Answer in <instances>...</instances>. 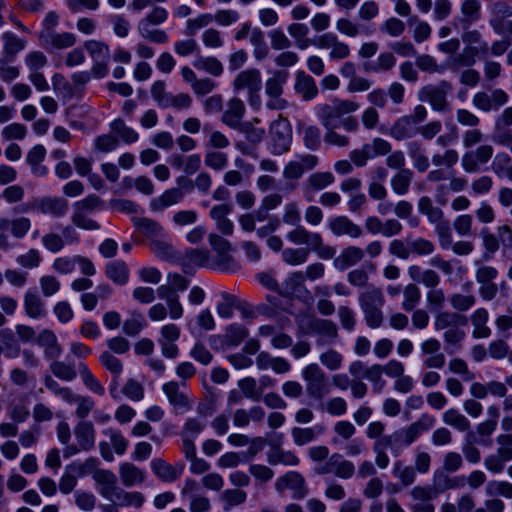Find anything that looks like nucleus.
Listing matches in <instances>:
<instances>
[{"label":"nucleus","instance_id":"nucleus-28","mask_svg":"<svg viewBox=\"0 0 512 512\" xmlns=\"http://www.w3.org/2000/svg\"><path fill=\"white\" fill-rule=\"evenodd\" d=\"M305 333L316 334L333 341L338 336V328L337 325L331 320L311 318L306 324Z\"/></svg>","mask_w":512,"mask_h":512},{"label":"nucleus","instance_id":"nucleus-42","mask_svg":"<svg viewBox=\"0 0 512 512\" xmlns=\"http://www.w3.org/2000/svg\"><path fill=\"white\" fill-rule=\"evenodd\" d=\"M244 113V102L239 98H232L228 103L227 110L224 112L222 116V120L227 126L231 128H236L240 124L244 116Z\"/></svg>","mask_w":512,"mask_h":512},{"label":"nucleus","instance_id":"nucleus-13","mask_svg":"<svg viewBox=\"0 0 512 512\" xmlns=\"http://www.w3.org/2000/svg\"><path fill=\"white\" fill-rule=\"evenodd\" d=\"M209 243L217 253V265L222 271L234 272L239 269V264L229 254L230 244L227 240L217 234L209 235Z\"/></svg>","mask_w":512,"mask_h":512},{"label":"nucleus","instance_id":"nucleus-39","mask_svg":"<svg viewBox=\"0 0 512 512\" xmlns=\"http://www.w3.org/2000/svg\"><path fill=\"white\" fill-rule=\"evenodd\" d=\"M473 325L472 337L474 339L489 338L492 334L490 327L487 326L489 313L487 309L481 307L476 309L470 316Z\"/></svg>","mask_w":512,"mask_h":512},{"label":"nucleus","instance_id":"nucleus-21","mask_svg":"<svg viewBox=\"0 0 512 512\" xmlns=\"http://www.w3.org/2000/svg\"><path fill=\"white\" fill-rule=\"evenodd\" d=\"M37 212L53 218H61L68 211V201L61 197L44 196L35 198Z\"/></svg>","mask_w":512,"mask_h":512},{"label":"nucleus","instance_id":"nucleus-16","mask_svg":"<svg viewBox=\"0 0 512 512\" xmlns=\"http://www.w3.org/2000/svg\"><path fill=\"white\" fill-rule=\"evenodd\" d=\"M188 183L189 181L184 177H179L177 179V183L181 185V187H173L165 190L160 196L153 198L150 203V207L153 211H164L165 209L180 203L184 197L185 185L183 183Z\"/></svg>","mask_w":512,"mask_h":512},{"label":"nucleus","instance_id":"nucleus-35","mask_svg":"<svg viewBox=\"0 0 512 512\" xmlns=\"http://www.w3.org/2000/svg\"><path fill=\"white\" fill-rule=\"evenodd\" d=\"M109 501L118 507H135L139 509L143 506L145 497L141 492H128L118 487Z\"/></svg>","mask_w":512,"mask_h":512},{"label":"nucleus","instance_id":"nucleus-37","mask_svg":"<svg viewBox=\"0 0 512 512\" xmlns=\"http://www.w3.org/2000/svg\"><path fill=\"white\" fill-rule=\"evenodd\" d=\"M119 476L125 487L140 485L145 481L146 473L130 462H123L119 466Z\"/></svg>","mask_w":512,"mask_h":512},{"label":"nucleus","instance_id":"nucleus-17","mask_svg":"<svg viewBox=\"0 0 512 512\" xmlns=\"http://www.w3.org/2000/svg\"><path fill=\"white\" fill-rule=\"evenodd\" d=\"M441 343L436 338H428L420 344L421 356L423 364L427 368L441 369L446 362L445 355L440 351Z\"/></svg>","mask_w":512,"mask_h":512},{"label":"nucleus","instance_id":"nucleus-15","mask_svg":"<svg viewBox=\"0 0 512 512\" xmlns=\"http://www.w3.org/2000/svg\"><path fill=\"white\" fill-rule=\"evenodd\" d=\"M334 182L335 177L329 171L312 173L301 186L302 195L307 202H311L317 192L327 188Z\"/></svg>","mask_w":512,"mask_h":512},{"label":"nucleus","instance_id":"nucleus-63","mask_svg":"<svg viewBox=\"0 0 512 512\" xmlns=\"http://www.w3.org/2000/svg\"><path fill=\"white\" fill-rule=\"evenodd\" d=\"M248 471L257 486L266 485L275 475L274 471L264 464H250Z\"/></svg>","mask_w":512,"mask_h":512},{"label":"nucleus","instance_id":"nucleus-24","mask_svg":"<svg viewBox=\"0 0 512 512\" xmlns=\"http://www.w3.org/2000/svg\"><path fill=\"white\" fill-rule=\"evenodd\" d=\"M152 472L163 482L172 483L183 473L184 465H171L161 458H154L151 463Z\"/></svg>","mask_w":512,"mask_h":512},{"label":"nucleus","instance_id":"nucleus-61","mask_svg":"<svg viewBox=\"0 0 512 512\" xmlns=\"http://www.w3.org/2000/svg\"><path fill=\"white\" fill-rule=\"evenodd\" d=\"M84 47L93 61H104L110 59V50L108 45L97 40H87Z\"/></svg>","mask_w":512,"mask_h":512},{"label":"nucleus","instance_id":"nucleus-43","mask_svg":"<svg viewBox=\"0 0 512 512\" xmlns=\"http://www.w3.org/2000/svg\"><path fill=\"white\" fill-rule=\"evenodd\" d=\"M418 212L427 217V220L434 225H439L444 218V213L441 208L435 206L433 201L428 196H422L417 203Z\"/></svg>","mask_w":512,"mask_h":512},{"label":"nucleus","instance_id":"nucleus-11","mask_svg":"<svg viewBox=\"0 0 512 512\" xmlns=\"http://www.w3.org/2000/svg\"><path fill=\"white\" fill-rule=\"evenodd\" d=\"M411 501L407 505L411 512H435L433 500L437 498L431 485H417L409 491Z\"/></svg>","mask_w":512,"mask_h":512},{"label":"nucleus","instance_id":"nucleus-1","mask_svg":"<svg viewBox=\"0 0 512 512\" xmlns=\"http://www.w3.org/2000/svg\"><path fill=\"white\" fill-rule=\"evenodd\" d=\"M360 104L353 100L334 98L328 103H319L314 112L324 128L342 127L348 133L359 130V121L350 114L356 112Z\"/></svg>","mask_w":512,"mask_h":512},{"label":"nucleus","instance_id":"nucleus-14","mask_svg":"<svg viewBox=\"0 0 512 512\" xmlns=\"http://www.w3.org/2000/svg\"><path fill=\"white\" fill-rule=\"evenodd\" d=\"M509 100L508 94L502 89H494L490 94L477 92L473 95L472 104L483 112L497 111Z\"/></svg>","mask_w":512,"mask_h":512},{"label":"nucleus","instance_id":"nucleus-49","mask_svg":"<svg viewBox=\"0 0 512 512\" xmlns=\"http://www.w3.org/2000/svg\"><path fill=\"white\" fill-rule=\"evenodd\" d=\"M50 371L58 379L71 382L77 377L75 363L73 361H58L53 359L49 365Z\"/></svg>","mask_w":512,"mask_h":512},{"label":"nucleus","instance_id":"nucleus-53","mask_svg":"<svg viewBox=\"0 0 512 512\" xmlns=\"http://www.w3.org/2000/svg\"><path fill=\"white\" fill-rule=\"evenodd\" d=\"M299 458L292 451H285L280 448L270 450L267 453V462L270 465L282 464L284 466H297L299 464Z\"/></svg>","mask_w":512,"mask_h":512},{"label":"nucleus","instance_id":"nucleus-40","mask_svg":"<svg viewBox=\"0 0 512 512\" xmlns=\"http://www.w3.org/2000/svg\"><path fill=\"white\" fill-rule=\"evenodd\" d=\"M418 134V127L407 115L397 119L391 126L390 135L398 141L411 139Z\"/></svg>","mask_w":512,"mask_h":512},{"label":"nucleus","instance_id":"nucleus-52","mask_svg":"<svg viewBox=\"0 0 512 512\" xmlns=\"http://www.w3.org/2000/svg\"><path fill=\"white\" fill-rule=\"evenodd\" d=\"M78 372L83 384L96 395L103 396L105 388L84 362H79Z\"/></svg>","mask_w":512,"mask_h":512},{"label":"nucleus","instance_id":"nucleus-57","mask_svg":"<svg viewBox=\"0 0 512 512\" xmlns=\"http://www.w3.org/2000/svg\"><path fill=\"white\" fill-rule=\"evenodd\" d=\"M223 510L228 512L233 507L241 505L247 500V493L241 489H226L220 494Z\"/></svg>","mask_w":512,"mask_h":512},{"label":"nucleus","instance_id":"nucleus-36","mask_svg":"<svg viewBox=\"0 0 512 512\" xmlns=\"http://www.w3.org/2000/svg\"><path fill=\"white\" fill-rule=\"evenodd\" d=\"M294 89L305 101L313 100L318 95L316 81L304 71L296 73Z\"/></svg>","mask_w":512,"mask_h":512},{"label":"nucleus","instance_id":"nucleus-33","mask_svg":"<svg viewBox=\"0 0 512 512\" xmlns=\"http://www.w3.org/2000/svg\"><path fill=\"white\" fill-rule=\"evenodd\" d=\"M461 17L458 22L463 29H468L471 25L481 19V3L478 0H464L460 6Z\"/></svg>","mask_w":512,"mask_h":512},{"label":"nucleus","instance_id":"nucleus-34","mask_svg":"<svg viewBox=\"0 0 512 512\" xmlns=\"http://www.w3.org/2000/svg\"><path fill=\"white\" fill-rule=\"evenodd\" d=\"M397 63V59L393 52H381L373 61L366 62L363 65L365 72L380 74L391 71Z\"/></svg>","mask_w":512,"mask_h":512},{"label":"nucleus","instance_id":"nucleus-20","mask_svg":"<svg viewBox=\"0 0 512 512\" xmlns=\"http://www.w3.org/2000/svg\"><path fill=\"white\" fill-rule=\"evenodd\" d=\"M32 223L28 217L20 216L13 219L0 217V248L3 247V242L6 240L4 234H10L16 239L24 238L31 229Z\"/></svg>","mask_w":512,"mask_h":512},{"label":"nucleus","instance_id":"nucleus-4","mask_svg":"<svg viewBox=\"0 0 512 512\" xmlns=\"http://www.w3.org/2000/svg\"><path fill=\"white\" fill-rule=\"evenodd\" d=\"M301 376L305 382V389L309 398L322 400L331 392L329 379L318 364L311 363L304 367Z\"/></svg>","mask_w":512,"mask_h":512},{"label":"nucleus","instance_id":"nucleus-55","mask_svg":"<svg viewBox=\"0 0 512 512\" xmlns=\"http://www.w3.org/2000/svg\"><path fill=\"white\" fill-rule=\"evenodd\" d=\"M322 432L323 429L319 425L308 428L294 427L291 430V435L297 446H303L315 440Z\"/></svg>","mask_w":512,"mask_h":512},{"label":"nucleus","instance_id":"nucleus-48","mask_svg":"<svg viewBox=\"0 0 512 512\" xmlns=\"http://www.w3.org/2000/svg\"><path fill=\"white\" fill-rule=\"evenodd\" d=\"M358 300L361 309L382 307L385 302L382 290L373 285L367 286L365 291L359 294Z\"/></svg>","mask_w":512,"mask_h":512},{"label":"nucleus","instance_id":"nucleus-50","mask_svg":"<svg viewBox=\"0 0 512 512\" xmlns=\"http://www.w3.org/2000/svg\"><path fill=\"white\" fill-rule=\"evenodd\" d=\"M466 322V317L461 314L448 311H439L434 318V329L436 331H442L456 324L466 325Z\"/></svg>","mask_w":512,"mask_h":512},{"label":"nucleus","instance_id":"nucleus-31","mask_svg":"<svg viewBox=\"0 0 512 512\" xmlns=\"http://www.w3.org/2000/svg\"><path fill=\"white\" fill-rule=\"evenodd\" d=\"M105 276L118 286H124L129 282L130 269L125 261L117 259L106 263Z\"/></svg>","mask_w":512,"mask_h":512},{"label":"nucleus","instance_id":"nucleus-62","mask_svg":"<svg viewBox=\"0 0 512 512\" xmlns=\"http://www.w3.org/2000/svg\"><path fill=\"white\" fill-rule=\"evenodd\" d=\"M309 253L308 248H286L282 250L281 258L286 264L297 266L307 262Z\"/></svg>","mask_w":512,"mask_h":512},{"label":"nucleus","instance_id":"nucleus-30","mask_svg":"<svg viewBox=\"0 0 512 512\" xmlns=\"http://www.w3.org/2000/svg\"><path fill=\"white\" fill-rule=\"evenodd\" d=\"M406 150L413 167L419 172L424 173L430 167L427 151L423 144L418 140H412L406 143Z\"/></svg>","mask_w":512,"mask_h":512},{"label":"nucleus","instance_id":"nucleus-8","mask_svg":"<svg viewBox=\"0 0 512 512\" xmlns=\"http://www.w3.org/2000/svg\"><path fill=\"white\" fill-rule=\"evenodd\" d=\"M102 433L107 436L110 443L107 441L99 442V452L101 457L108 462L114 460L113 451L117 455H124L129 447V441L123 436L121 431L114 428H106Z\"/></svg>","mask_w":512,"mask_h":512},{"label":"nucleus","instance_id":"nucleus-64","mask_svg":"<svg viewBox=\"0 0 512 512\" xmlns=\"http://www.w3.org/2000/svg\"><path fill=\"white\" fill-rule=\"evenodd\" d=\"M152 252L160 259L172 261L176 258V250L168 241L159 238L150 244Z\"/></svg>","mask_w":512,"mask_h":512},{"label":"nucleus","instance_id":"nucleus-29","mask_svg":"<svg viewBox=\"0 0 512 512\" xmlns=\"http://www.w3.org/2000/svg\"><path fill=\"white\" fill-rule=\"evenodd\" d=\"M35 343L44 349L46 359H56L62 354V347L58 342L56 334L50 329L42 330L36 338Z\"/></svg>","mask_w":512,"mask_h":512},{"label":"nucleus","instance_id":"nucleus-3","mask_svg":"<svg viewBox=\"0 0 512 512\" xmlns=\"http://www.w3.org/2000/svg\"><path fill=\"white\" fill-rule=\"evenodd\" d=\"M235 92L247 91L248 103L252 108L259 109L262 101V76L257 68H248L237 74L232 82Z\"/></svg>","mask_w":512,"mask_h":512},{"label":"nucleus","instance_id":"nucleus-58","mask_svg":"<svg viewBox=\"0 0 512 512\" xmlns=\"http://www.w3.org/2000/svg\"><path fill=\"white\" fill-rule=\"evenodd\" d=\"M304 146L311 150L317 151L321 146V131L315 125H305L301 128Z\"/></svg>","mask_w":512,"mask_h":512},{"label":"nucleus","instance_id":"nucleus-32","mask_svg":"<svg viewBox=\"0 0 512 512\" xmlns=\"http://www.w3.org/2000/svg\"><path fill=\"white\" fill-rule=\"evenodd\" d=\"M364 258V251L357 246H349L341 251V253L334 259L333 265L339 271L358 264Z\"/></svg>","mask_w":512,"mask_h":512},{"label":"nucleus","instance_id":"nucleus-47","mask_svg":"<svg viewBox=\"0 0 512 512\" xmlns=\"http://www.w3.org/2000/svg\"><path fill=\"white\" fill-rule=\"evenodd\" d=\"M289 72L286 70H274L272 76L265 82V94L269 96H277L283 94V87L289 79Z\"/></svg>","mask_w":512,"mask_h":512},{"label":"nucleus","instance_id":"nucleus-27","mask_svg":"<svg viewBox=\"0 0 512 512\" xmlns=\"http://www.w3.org/2000/svg\"><path fill=\"white\" fill-rule=\"evenodd\" d=\"M232 212V205L230 204H219L215 205L210 210V217L215 222L216 228L224 235H232L234 231V224L228 218V215Z\"/></svg>","mask_w":512,"mask_h":512},{"label":"nucleus","instance_id":"nucleus-19","mask_svg":"<svg viewBox=\"0 0 512 512\" xmlns=\"http://www.w3.org/2000/svg\"><path fill=\"white\" fill-rule=\"evenodd\" d=\"M319 162V158L313 154L300 155L295 160L289 161L283 169V177L287 180L300 179L305 171L314 169Z\"/></svg>","mask_w":512,"mask_h":512},{"label":"nucleus","instance_id":"nucleus-54","mask_svg":"<svg viewBox=\"0 0 512 512\" xmlns=\"http://www.w3.org/2000/svg\"><path fill=\"white\" fill-rule=\"evenodd\" d=\"M192 64L197 70L205 71L215 77H218L223 73L222 63L214 56L204 57L198 55Z\"/></svg>","mask_w":512,"mask_h":512},{"label":"nucleus","instance_id":"nucleus-56","mask_svg":"<svg viewBox=\"0 0 512 512\" xmlns=\"http://www.w3.org/2000/svg\"><path fill=\"white\" fill-rule=\"evenodd\" d=\"M135 225L151 242L155 239L163 238L165 235L163 227L152 219L140 218L136 220Z\"/></svg>","mask_w":512,"mask_h":512},{"label":"nucleus","instance_id":"nucleus-41","mask_svg":"<svg viewBox=\"0 0 512 512\" xmlns=\"http://www.w3.org/2000/svg\"><path fill=\"white\" fill-rule=\"evenodd\" d=\"M164 394L169 403L177 409L187 410L190 408L188 396L180 390V386L175 381H170L162 386Z\"/></svg>","mask_w":512,"mask_h":512},{"label":"nucleus","instance_id":"nucleus-38","mask_svg":"<svg viewBox=\"0 0 512 512\" xmlns=\"http://www.w3.org/2000/svg\"><path fill=\"white\" fill-rule=\"evenodd\" d=\"M94 479L99 484L98 493L109 501L119 487L116 475L110 470H99L95 473Z\"/></svg>","mask_w":512,"mask_h":512},{"label":"nucleus","instance_id":"nucleus-2","mask_svg":"<svg viewBox=\"0 0 512 512\" xmlns=\"http://www.w3.org/2000/svg\"><path fill=\"white\" fill-rule=\"evenodd\" d=\"M436 418L428 413H423L415 422L409 426L400 428L393 432L395 440L394 456H399L404 448L409 447L420 436L434 427Z\"/></svg>","mask_w":512,"mask_h":512},{"label":"nucleus","instance_id":"nucleus-6","mask_svg":"<svg viewBox=\"0 0 512 512\" xmlns=\"http://www.w3.org/2000/svg\"><path fill=\"white\" fill-rule=\"evenodd\" d=\"M452 90V85L446 80L437 84L423 86L418 93L419 100L430 104L433 110L443 112L448 110L447 94Z\"/></svg>","mask_w":512,"mask_h":512},{"label":"nucleus","instance_id":"nucleus-46","mask_svg":"<svg viewBox=\"0 0 512 512\" xmlns=\"http://www.w3.org/2000/svg\"><path fill=\"white\" fill-rule=\"evenodd\" d=\"M413 177L414 173L411 169H402L395 173L390 180L393 192L398 196L406 195L410 190Z\"/></svg>","mask_w":512,"mask_h":512},{"label":"nucleus","instance_id":"nucleus-60","mask_svg":"<svg viewBox=\"0 0 512 512\" xmlns=\"http://www.w3.org/2000/svg\"><path fill=\"white\" fill-rule=\"evenodd\" d=\"M188 329L192 334H195L197 330L200 331H211L215 329V320L209 309L201 310L195 319V325L191 322L188 323Z\"/></svg>","mask_w":512,"mask_h":512},{"label":"nucleus","instance_id":"nucleus-23","mask_svg":"<svg viewBox=\"0 0 512 512\" xmlns=\"http://www.w3.org/2000/svg\"><path fill=\"white\" fill-rule=\"evenodd\" d=\"M39 42L46 51L53 52L54 50L73 47L77 42V38L76 35L71 32H53L44 35L39 39Z\"/></svg>","mask_w":512,"mask_h":512},{"label":"nucleus","instance_id":"nucleus-9","mask_svg":"<svg viewBox=\"0 0 512 512\" xmlns=\"http://www.w3.org/2000/svg\"><path fill=\"white\" fill-rule=\"evenodd\" d=\"M494 148L489 144H483L476 149L466 151L461 158V166L467 173H477L492 158Z\"/></svg>","mask_w":512,"mask_h":512},{"label":"nucleus","instance_id":"nucleus-12","mask_svg":"<svg viewBox=\"0 0 512 512\" xmlns=\"http://www.w3.org/2000/svg\"><path fill=\"white\" fill-rule=\"evenodd\" d=\"M43 247L53 253H59L66 245L78 244L80 236L72 226H65L62 229V234L56 232L46 233L42 237Z\"/></svg>","mask_w":512,"mask_h":512},{"label":"nucleus","instance_id":"nucleus-44","mask_svg":"<svg viewBox=\"0 0 512 512\" xmlns=\"http://www.w3.org/2000/svg\"><path fill=\"white\" fill-rule=\"evenodd\" d=\"M463 326L464 325L456 324L444 330L443 340L448 353H453L455 350L461 349L462 342L466 338V333L462 328Z\"/></svg>","mask_w":512,"mask_h":512},{"label":"nucleus","instance_id":"nucleus-18","mask_svg":"<svg viewBox=\"0 0 512 512\" xmlns=\"http://www.w3.org/2000/svg\"><path fill=\"white\" fill-rule=\"evenodd\" d=\"M319 473H333L338 478L350 479L355 473V466L353 462L344 459L341 454L334 453L319 468Z\"/></svg>","mask_w":512,"mask_h":512},{"label":"nucleus","instance_id":"nucleus-22","mask_svg":"<svg viewBox=\"0 0 512 512\" xmlns=\"http://www.w3.org/2000/svg\"><path fill=\"white\" fill-rule=\"evenodd\" d=\"M327 225L330 231L337 237L349 236L350 238H359L363 234L362 228L347 216L331 217Z\"/></svg>","mask_w":512,"mask_h":512},{"label":"nucleus","instance_id":"nucleus-10","mask_svg":"<svg viewBox=\"0 0 512 512\" xmlns=\"http://www.w3.org/2000/svg\"><path fill=\"white\" fill-rule=\"evenodd\" d=\"M274 486L278 493H283L287 489L291 490L292 498L295 500H302L308 494L305 478L297 471H288L279 476Z\"/></svg>","mask_w":512,"mask_h":512},{"label":"nucleus","instance_id":"nucleus-7","mask_svg":"<svg viewBox=\"0 0 512 512\" xmlns=\"http://www.w3.org/2000/svg\"><path fill=\"white\" fill-rule=\"evenodd\" d=\"M312 45L317 49L329 50V59L331 61H340L350 56L351 49L349 44L341 41L334 32H325L316 36L312 40Z\"/></svg>","mask_w":512,"mask_h":512},{"label":"nucleus","instance_id":"nucleus-26","mask_svg":"<svg viewBox=\"0 0 512 512\" xmlns=\"http://www.w3.org/2000/svg\"><path fill=\"white\" fill-rule=\"evenodd\" d=\"M23 308L32 319H42L47 315L46 304L36 289H28L24 294Z\"/></svg>","mask_w":512,"mask_h":512},{"label":"nucleus","instance_id":"nucleus-59","mask_svg":"<svg viewBox=\"0 0 512 512\" xmlns=\"http://www.w3.org/2000/svg\"><path fill=\"white\" fill-rule=\"evenodd\" d=\"M110 129L126 144L135 143L139 139V134L133 128L127 126L122 119L113 120L110 123Z\"/></svg>","mask_w":512,"mask_h":512},{"label":"nucleus","instance_id":"nucleus-51","mask_svg":"<svg viewBox=\"0 0 512 512\" xmlns=\"http://www.w3.org/2000/svg\"><path fill=\"white\" fill-rule=\"evenodd\" d=\"M442 420L446 425L459 432H465L471 427L469 419L456 408L446 410L442 415Z\"/></svg>","mask_w":512,"mask_h":512},{"label":"nucleus","instance_id":"nucleus-5","mask_svg":"<svg viewBox=\"0 0 512 512\" xmlns=\"http://www.w3.org/2000/svg\"><path fill=\"white\" fill-rule=\"evenodd\" d=\"M268 149L273 155H282L290 150L292 143V128L290 122L279 115L270 125Z\"/></svg>","mask_w":512,"mask_h":512},{"label":"nucleus","instance_id":"nucleus-25","mask_svg":"<svg viewBox=\"0 0 512 512\" xmlns=\"http://www.w3.org/2000/svg\"><path fill=\"white\" fill-rule=\"evenodd\" d=\"M73 432L77 444L84 452L91 451L95 448L96 431L92 422L86 420L78 422Z\"/></svg>","mask_w":512,"mask_h":512},{"label":"nucleus","instance_id":"nucleus-45","mask_svg":"<svg viewBox=\"0 0 512 512\" xmlns=\"http://www.w3.org/2000/svg\"><path fill=\"white\" fill-rule=\"evenodd\" d=\"M286 234V239L295 245H307L310 249L312 244L318 240V232L307 230L304 226L298 224Z\"/></svg>","mask_w":512,"mask_h":512}]
</instances>
